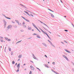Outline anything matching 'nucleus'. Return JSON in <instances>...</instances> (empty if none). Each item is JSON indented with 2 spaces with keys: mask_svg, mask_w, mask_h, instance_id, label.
<instances>
[{
  "mask_svg": "<svg viewBox=\"0 0 74 74\" xmlns=\"http://www.w3.org/2000/svg\"><path fill=\"white\" fill-rule=\"evenodd\" d=\"M2 15L4 16V17H5V18H6L7 19H11V18L7 17L6 16H5V15L4 14H2Z\"/></svg>",
  "mask_w": 74,
  "mask_h": 74,
  "instance_id": "20e7f679",
  "label": "nucleus"
},
{
  "mask_svg": "<svg viewBox=\"0 0 74 74\" xmlns=\"http://www.w3.org/2000/svg\"><path fill=\"white\" fill-rule=\"evenodd\" d=\"M18 25H19V26H22V24L21 23H20L18 24Z\"/></svg>",
  "mask_w": 74,
  "mask_h": 74,
  "instance_id": "b1692460",
  "label": "nucleus"
},
{
  "mask_svg": "<svg viewBox=\"0 0 74 74\" xmlns=\"http://www.w3.org/2000/svg\"><path fill=\"white\" fill-rule=\"evenodd\" d=\"M62 56L64 58H65V59L67 57L66 56H65V55H62Z\"/></svg>",
  "mask_w": 74,
  "mask_h": 74,
  "instance_id": "a211bd4d",
  "label": "nucleus"
},
{
  "mask_svg": "<svg viewBox=\"0 0 74 74\" xmlns=\"http://www.w3.org/2000/svg\"><path fill=\"white\" fill-rule=\"evenodd\" d=\"M3 22L4 23V27L5 28V26H6V25H7V22H6L5 19L3 20Z\"/></svg>",
  "mask_w": 74,
  "mask_h": 74,
  "instance_id": "f257e3e1",
  "label": "nucleus"
},
{
  "mask_svg": "<svg viewBox=\"0 0 74 74\" xmlns=\"http://www.w3.org/2000/svg\"><path fill=\"white\" fill-rule=\"evenodd\" d=\"M23 26L24 28H26V25H23Z\"/></svg>",
  "mask_w": 74,
  "mask_h": 74,
  "instance_id": "412c9836",
  "label": "nucleus"
},
{
  "mask_svg": "<svg viewBox=\"0 0 74 74\" xmlns=\"http://www.w3.org/2000/svg\"><path fill=\"white\" fill-rule=\"evenodd\" d=\"M72 70H73V71H74V69H72Z\"/></svg>",
  "mask_w": 74,
  "mask_h": 74,
  "instance_id": "0e129e2a",
  "label": "nucleus"
},
{
  "mask_svg": "<svg viewBox=\"0 0 74 74\" xmlns=\"http://www.w3.org/2000/svg\"><path fill=\"white\" fill-rule=\"evenodd\" d=\"M51 71H53V72H54V73H55V71H54L53 70V69H51Z\"/></svg>",
  "mask_w": 74,
  "mask_h": 74,
  "instance_id": "79ce46f5",
  "label": "nucleus"
},
{
  "mask_svg": "<svg viewBox=\"0 0 74 74\" xmlns=\"http://www.w3.org/2000/svg\"><path fill=\"white\" fill-rule=\"evenodd\" d=\"M64 50L65 51H66V52H68V53H71V52L70 51H68V50L66 49H65Z\"/></svg>",
  "mask_w": 74,
  "mask_h": 74,
  "instance_id": "f8f14e48",
  "label": "nucleus"
},
{
  "mask_svg": "<svg viewBox=\"0 0 74 74\" xmlns=\"http://www.w3.org/2000/svg\"><path fill=\"white\" fill-rule=\"evenodd\" d=\"M50 44L51 45H52V47H54V48H55V46H54L52 44V42H51L50 43Z\"/></svg>",
  "mask_w": 74,
  "mask_h": 74,
  "instance_id": "4468645a",
  "label": "nucleus"
},
{
  "mask_svg": "<svg viewBox=\"0 0 74 74\" xmlns=\"http://www.w3.org/2000/svg\"><path fill=\"white\" fill-rule=\"evenodd\" d=\"M36 69H38V70H39V68H37V67H36Z\"/></svg>",
  "mask_w": 74,
  "mask_h": 74,
  "instance_id": "13d9d810",
  "label": "nucleus"
},
{
  "mask_svg": "<svg viewBox=\"0 0 74 74\" xmlns=\"http://www.w3.org/2000/svg\"><path fill=\"white\" fill-rule=\"evenodd\" d=\"M42 44H43V45L45 46V47H47V45H46V44L45 43H42Z\"/></svg>",
  "mask_w": 74,
  "mask_h": 74,
  "instance_id": "dca6fc26",
  "label": "nucleus"
},
{
  "mask_svg": "<svg viewBox=\"0 0 74 74\" xmlns=\"http://www.w3.org/2000/svg\"><path fill=\"white\" fill-rule=\"evenodd\" d=\"M45 67H47V68L48 67V66H47V65H45Z\"/></svg>",
  "mask_w": 74,
  "mask_h": 74,
  "instance_id": "49530a36",
  "label": "nucleus"
},
{
  "mask_svg": "<svg viewBox=\"0 0 74 74\" xmlns=\"http://www.w3.org/2000/svg\"><path fill=\"white\" fill-rule=\"evenodd\" d=\"M22 41V40H20V41H19L18 42H17L16 43V44H18V43H19V42H21Z\"/></svg>",
  "mask_w": 74,
  "mask_h": 74,
  "instance_id": "bb28decb",
  "label": "nucleus"
},
{
  "mask_svg": "<svg viewBox=\"0 0 74 74\" xmlns=\"http://www.w3.org/2000/svg\"><path fill=\"white\" fill-rule=\"evenodd\" d=\"M17 67L18 68V70L19 69V68L20 67V64H19L17 65Z\"/></svg>",
  "mask_w": 74,
  "mask_h": 74,
  "instance_id": "1a4fd4ad",
  "label": "nucleus"
},
{
  "mask_svg": "<svg viewBox=\"0 0 74 74\" xmlns=\"http://www.w3.org/2000/svg\"><path fill=\"white\" fill-rule=\"evenodd\" d=\"M5 39H6V40L7 41H11V40L10 39H8V38H5Z\"/></svg>",
  "mask_w": 74,
  "mask_h": 74,
  "instance_id": "6e6552de",
  "label": "nucleus"
},
{
  "mask_svg": "<svg viewBox=\"0 0 74 74\" xmlns=\"http://www.w3.org/2000/svg\"><path fill=\"white\" fill-rule=\"evenodd\" d=\"M72 64H73V66H74V63H73V62H72Z\"/></svg>",
  "mask_w": 74,
  "mask_h": 74,
  "instance_id": "de8ad7c7",
  "label": "nucleus"
},
{
  "mask_svg": "<svg viewBox=\"0 0 74 74\" xmlns=\"http://www.w3.org/2000/svg\"><path fill=\"white\" fill-rule=\"evenodd\" d=\"M43 33H44V34H47V33H45V32H44V31L43 32Z\"/></svg>",
  "mask_w": 74,
  "mask_h": 74,
  "instance_id": "2f4dec72",
  "label": "nucleus"
},
{
  "mask_svg": "<svg viewBox=\"0 0 74 74\" xmlns=\"http://www.w3.org/2000/svg\"><path fill=\"white\" fill-rule=\"evenodd\" d=\"M28 30H32V28L31 27H29L28 28Z\"/></svg>",
  "mask_w": 74,
  "mask_h": 74,
  "instance_id": "4be33fe9",
  "label": "nucleus"
},
{
  "mask_svg": "<svg viewBox=\"0 0 74 74\" xmlns=\"http://www.w3.org/2000/svg\"><path fill=\"white\" fill-rule=\"evenodd\" d=\"M40 21V22H41V23H42L44 25L46 26H47V27H48V29H49V27H48V25H47L45 24L43 22H41V21Z\"/></svg>",
  "mask_w": 74,
  "mask_h": 74,
  "instance_id": "39448f33",
  "label": "nucleus"
},
{
  "mask_svg": "<svg viewBox=\"0 0 74 74\" xmlns=\"http://www.w3.org/2000/svg\"><path fill=\"white\" fill-rule=\"evenodd\" d=\"M34 29H33L32 30V31H34Z\"/></svg>",
  "mask_w": 74,
  "mask_h": 74,
  "instance_id": "338daca9",
  "label": "nucleus"
},
{
  "mask_svg": "<svg viewBox=\"0 0 74 74\" xmlns=\"http://www.w3.org/2000/svg\"><path fill=\"white\" fill-rule=\"evenodd\" d=\"M15 27H16H16H18L16 26Z\"/></svg>",
  "mask_w": 74,
  "mask_h": 74,
  "instance_id": "69168bd1",
  "label": "nucleus"
},
{
  "mask_svg": "<svg viewBox=\"0 0 74 74\" xmlns=\"http://www.w3.org/2000/svg\"><path fill=\"white\" fill-rule=\"evenodd\" d=\"M40 29L43 32V33L44 32L43 30H42L40 28Z\"/></svg>",
  "mask_w": 74,
  "mask_h": 74,
  "instance_id": "c756f323",
  "label": "nucleus"
},
{
  "mask_svg": "<svg viewBox=\"0 0 74 74\" xmlns=\"http://www.w3.org/2000/svg\"><path fill=\"white\" fill-rule=\"evenodd\" d=\"M54 73H55V74H59V73H58L56 72H54Z\"/></svg>",
  "mask_w": 74,
  "mask_h": 74,
  "instance_id": "f704fd0d",
  "label": "nucleus"
},
{
  "mask_svg": "<svg viewBox=\"0 0 74 74\" xmlns=\"http://www.w3.org/2000/svg\"><path fill=\"white\" fill-rule=\"evenodd\" d=\"M37 36H38L37 37V38H40V36H38V35H37Z\"/></svg>",
  "mask_w": 74,
  "mask_h": 74,
  "instance_id": "37998d69",
  "label": "nucleus"
},
{
  "mask_svg": "<svg viewBox=\"0 0 74 74\" xmlns=\"http://www.w3.org/2000/svg\"><path fill=\"white\" fill-rule=\"evenodd\" d=\"M43 29H45V30H46V31H47V32H49L50 34H51V32H50L49 31H48V29L45 28L44 27H43Z\"/></svg>",
  "mask_w": 74,
  "mask_h": 74,
  "instance_id": "0eeeda50",
  "label": "nucleus"
},
{
  "mask_svg": "<svg viewBox=\"0 0 74 74\" xmlns=\"http://www.w3.org/2000/svg\"><path fill=\"white\" fill-rule=\"evenodd\" d=\"M18 57V58H22V55H19Z\"/></svg>",
  "mask_w": 74,
  "mask_h": 74,
  "instance_id": "2eb2a0df",
  "label": "nucleus"
},
{
  "mask_svg": "<svg viewBox=\"0 0 74 74\" xmlns=\"http://www.w3.org/2000/svg\"><path fill=\"white\" fill-rule=\"evenodd\" d=\"M12 23H15V22L14 21H12Z\"/></svg>",
  "mask_w": 74,
  "mask_h": 74,
  "instance_id": "e433bc0d",
  "label": "nucleus"
},
{
  "mask_svg": "<svg viewBox=\"0 0 74 74\" xmlns=\"http://www.w3.org/2000/svg\"><path fill=\"white\" fill-rule=\"evenodd\" d=\"M50 11H51V12H54V11L51 10L50 9H48Z\"/></svg>",
  "mask_w": 74,
  "mask_h": 74,
  "instance_id": "cd10ccee",
  "label": "nucleus"
},
{
  "mask_svg": "<svg viewBox=\"0 0 74 74\" xmlns=\"http://www.w3.org/2000/svg\"><path fill=\"white\" fill-rule=\"evenodd\" d=\"M64 42H66V43H67V42L66 41H64Z\"/></svg>",
  "mask_w": 74,
  "mask_h": 74,
  "instance_id": "6e6d98bb",
  "label": "nucleus"
},
{
  "mask_svg": "<svg viewBox=\"0 0 74 74\" xmlns=\"http://www.w3.org/2000/svg\"><path fill=\"white\" fill-rule=\"evenodd\" d=\"M19 70L18 69V70H17L16 71V72H19Z\"/></svg>",
  "mask_w": 74,
  "mask_h": 74,
  "instance_id": "c9c22d12",
  "label": "nucleus"
},
{
  "mask_svg": "<svg viewBox=\"0 0 74 74\" xmlns=\"http://www.w3.org/2000/svg\"><path fill=\"white\" fill-rule=\"evenodd\" d=\"M64 31H65V32H68V30L65 29Z\"/></svg>",
  "mask_w": 74,
  "mask_h": 74,
  "instance_id": "a19ab883",
  "label": "nucleus"
},
{
  "mask_svg": "<svg viewBox=\"0 0 74 74\" xmlns=\"http://www.w3.org/2000/svg\"><path fill=\"white\" fill-rule=\"evenodd\" d=\"M27 11H28V12H30V11L28 10H27Z\"/></svg>",
  "mask_w": 74,
  "mask_h": 74,
  "instance_id": "052dcab7",
  "label": "nucleus"
},
{
  "mask_svg": "<svg viewBox=\"0 0 74 74\" xmlns=\"http://www.w3.org/2000/svg\"><path fill=\"white\" fill-rule=\"evenodd\" d=\"M28 15H29V16H31L30 15V14H29V13H28Z\"/></svg>",
  "mask_w": 74,
  "mask_h": 74,
  "instance_id": "864d4df0",
  "label": "nucleus"
},
{
  "mask_svg": "<svg viewBox=\"0 0 74 74\" xmlns=\"http://www.w3.org/2000/svg\"><path fill=\"white\" fill-rule=\"evenodd\" d=\"M33 35H37V34H34Z\"/></svg>",
  "mask_w": 74,
  "mask_h": 74,
  "instance_id": "3c124183",
  "label": "nucleus"
},
{
  "mask_svg": "<svg viewBox=\"0 0 74 74\" xmlns=\"http://www.w3.org/2000/svg\"><path fill=\"white\" fill-rule=\"evenodd\" d=\"M11 55H13V52H12V51L11 52Z\"/></svg>",
  "mask_w": 74,
  "mask_h": 74,
  "instance_id": "72a5a7b5",
  "label": "nucleus"
},
{
  "mask_svg": "<svg viewBox=\"0 0 74 74\" xmlns=\"http://www.w3.org/2000/svg\"><path fill=\"white\" fill-rule=\"evenodd\" d=\"M21 17L22 18L24 19V20H25L27 22H30V21H29V20L28 19H27L25 17L22 16Z\"/></svg>",
  "mask_w": 74,
  "mask_h": 74,
  "instance_id": "7ed1b4c3",
  "label": "nucleus"
},
{
  "mask_svg": "<svg viewBox=\"0 0 74 74\" xmlns=\"http://www.w3.org/2000/svg\"><path fill=\"white\" fill-rule=\"evenodd\" d=\"M20 5H21V6H22L23 7H24V8H26V7L25 5H24L22 4H20Z\"/></svg>",
  "mask_w": 74,
  "mask_h": 74,
  "instance_id": "ddd939ff",
  "label": "nucleus"
},
{
  "mask_svg": "<svg viewBox=\"0 0 74 74\" xmlns=\"http://www.w3.org/2000/svg\"><path fill=\"white\" fill-rule=\"evenodd\" d=\"M19 60H20V59H19L18 60V61H19Z\"/></svg>",
  "mask_w": 74,
  "mask_h": 74,
  "instance_id": "4d7b16f0",
  "label": "nucleus"
},
{
  "mask_svg": "<svg viewBox=\"0 0 74 74\" xmlns=\"http://www.w3.org/2000/svg\"><path fill=\"white\" fill-rule=\"evenodd\" d=\"M25 22H23V23L22 24L23 25H25Z\"/></svg>",
  "mask_w": 74,
  "mask_h": 74,
  "instance_id": "ea45409f",
  "label": "nucleus"
},
{
  "mask_svg": "<svg viewBox=\"0 0 74 74\" xmlns=\"http://www.w3.org/2000/svg\"><path fill=\"white\" fill-rule=\"evenodd\" d=\"M15 21H16V22H19L18 21L16 20H15Z\"/></svg>",
  "mask_w": 74,
  "mask_h": 74,
  "instance_id": "58836bf2",
  "label": "nucleus"
},
{
  "mask_svg": "<svg viewBox=\"0 0 74 74\" xmlns=\"http://www.w3.org/2000/svg\"><path fill=\"white\" fill-rule=\"evenodd\" d=\"M14 63H15V62H14V61H12V64H14Z\"/></svg>",
  "mask_w": 74,
  "mask_h": 74,
  "instance_id": "a878e982",
  "label": "nucleus"
},
{
  "mask_svg": "<svg viewBox=\"0 0 74 74\" xmlns=\"http://www.w3.org/2000/svg\"><path fill=\"white\" fill-rule=\"evenodd\" d=\"M46 34L47 36L50 39V40H51V38L49 37V35H48V34L47 33Z\"/></svg>",
  "mask_w": 74,
  "mask_h": 74,
  "instance_id": "9b49d317",
  "label": "nucleus"
},
{
  "mask_svg": "<svg viewBox=\"0 0 74 74\" xmlns=\"http://www.w3.org/2000/svg\"><path fill=\"white\" fill-rule=\"evenodd\" d=\"M8 48H9V51H11V48H10L9 47H8Z\"/></svg>",
  "mask_w": 74,
  "mask_h": 74,
  "instance_id": "5701e85b",
  "label": "nucleus"
},
{
  "mask_svg": "<svg viewBox=\"0 0 74 74\" xmlns=\"http://www.w3.org/2000/svg\"><path fill=\"white\" fill-rule=\"evenodd\" d=\"M66 60H67V61H68V62H69L70 61V60H69V59L68 58H67V57L66 58Z\"/></svg>",
  "mask_w": 74,
  "mask_h": 74,
  "instance_id": "aec40b11",
  "label": "nucleus"
},
{
  "mask_svg": "<svg viewBox=\"0 0 74 74\" xmlns=\"http://www.w3.org/2000/svg\"><path fill=\"white\" fill-rule=\"evenodd\" d=\"M11 27H12V25H8V27H7V28L8 29V30L10 29H11Z\"/></svg>",
  "mask_w": 74,
  "mask_h": 74,
  "instance_id": "423d86ee",
  "label": "nucleus"
},
{
  "mask_svg": "<svg viewBox=\"0 0 74 74\" xmlns=\"http://www.w3.org/2000/svg\"><path fill=\"white\" fill-rule=\"evenodd\" d=\"M15 66H16V65H17V63H16V64H15Z\"/></svg>",
  "mask_w": 74,
  "mask_h": 74,
  "instance_id": "e2e57ef3",
  "label": "nucleus"
},
{
  "mask_svg": "<svg viewBox=\"0 0 74 74\" xmlns=\"http://www.w3.org/2000/svg\"><path fill=\"white\" fill-rule=\"evenodd\" d=\"M32 54V55L33 56V58L34 59L36 58V57H35V56H34V54Z\"/></svg>",
  "mask_w": 74,
  "mask_h": 74,
  "instance_id": "f3484780",
  "label": "nucleus"
},
{
  "mask_svg": "<svg viewBox=\"0 0 74 74\" xmlns=\"http://www.w3.org/2000/svg\"><path fill=\"white\" fill-rule=\"evenodd\" d=\"M60 1L61 2V3H63V2H62V0H60Z\"/></svg>",
  "mask_w": 74,
  "mask_h": 74,
  "instance_id": "bf43d9fd",
  "label": "nucleus"
},
{
  "mask_svg": "<svg viewBox=\"0 0 74 74\" xmlns=\"http://www.w3.org/2000/svg\"><path fill=\"white\" fill-rule=\"evenodd\" d=\"M48 40V41H49V42L50 43H51V42L50 41H49V40Z\"/></svg>",
  "mask_w": 74,
  "mask_h": 74,
  "instance_id": "473e14b6",
  "label": "nucleus"
},
{
  "mask_svg": "<svg viewBox=\"0 0 74 74\" xmlns=\"http://www.w3.org/2000/svg\"><path fill=\"white\" fill-rule=\"evenodd\" d=\"M27 39H31V38H28Z\"/></svg>",
  "mask_w": 74,
  "mask_h": 74,
  "instance_id": "680f3d73",
  "label": "nucleus"
},
{
  "mask_svg": "<svg viewBox=\"0 0 74 74\" xmlns=\"http://www.w3.org/2000/svg\"><path fill=\"white\" fill-rule=\"evenodd\" d=\"M51 16L52 17V18H54V16L52 14H51Z\"/></svg>",
  "mask_w": 74,
  "mask_h": 74,
  "instance_id": "6ab92c4d",
  "label": "nucleus"
},
{
  "mask_svg": "<svg viewBox=\"0 0 74 74\" xmlns=\"http://www.w3.org/2000/svg\"><path fill=\"white\" fill-rule=\"evenodd\" d=\"M1 42H3V40H1Z\"/></svg>",
  "mask_w": 74,
  "mask_h": 74,
  "instance_id": "a18cd8bd",
  "label": "nucleus"
},
{
  "mask_svg": "<svg viewBox=\"0 0 74 74\" xmlns=\"http://www.w3.org/2000/svg\"><path fill=\"white\" fill-rule=\"evenodd\" d=\"M26 13H27V15H28V14H29V13H28V12H26Z\"/></svg>",
  "mask_w": 74,
  "mask_h": 74,
  "instance_id": "8fccbe9b",
  "label": "nucleus"
},
{
  "mask_svg": "<svg viewBox=\"0 0 74 74\" xmlns=\"http://www.w3.org/2000/svg\"><path fill=\"white\" fill-rule=\"evenodd\" d=\"M45 57H46V58H48V57H47V55H45Z\"/></svg>",
  "mask_w": 74,
  "mask_h": 74,
  "instance_id": "4c0bfd02",
  "label": "nucleus"
},
{
  "mask_svg": "<svg viewBox=\"0 0 74 74\" xmlns=\"http://www.w3.org/2000/svg\"><path fill=\"white\" fill-rule=\"evenodd\" d=\"M24 12H25V13H26V12H27L26 11H24Z\"/></svg>",
  "mask_w": 74,
  "mask_h": 74,
  "instance_id": "774afa93",
  "label": "nucleus"
},
{
  "mask_svg": "<svg viewBox=\"0 0 74 74\" xmlns=\"http://www.w3.org/2000/svg\"><path fill=\"white\" fill-rule=\"evenodd\" d=\"M30 67L31 69L32 70H34V68L32 66H30Z\"/></svg>",
  "mask_w": 74,
  "mask_h": 74,
  "instance_id": "9d476101",
  "label": "nucleus"
},
{
  "mask_svg": "<svg viewBox=\"0 0 74 74\" xmlns=\"http://www.w3.org/2000/svg\"><path fill=\"white\" fill-rule=\"evenodd\" d=\"M30 62H32V63H33V62L32 61H30Z\"/></svg>",
  "mask_w": 74,
  "mask_h": 74,
  "instance_id": "5fc2aeb1",
  "label": "nucleus"
},
{
  "mask_svg": "<svg viewBox=\"0 0 74 74\" xmlns=\"http://www.w3.org/2000/svg\"><path fill=\"white\" fill-rule=\"evenodd\" d=\"M35 59H36V60H38V58H34Z\"/></svg>",
  "mask_w": 74,
  "mask_h": 74,
  "instance_id": "603ef678",
  "label": "nucleus"
},
{
  "mask_svg": "<svg viewBox=\"0 0 74 74\" xmlns=\"http://www.w3.org/2000/svg\"><path fill=\"white\" fill-rule=\"evenodd\" d=\"M30 15H31V16H33V17L34 16H33V15L32 14H31Z\"/></svg>",
  "mask_w": 74,
  "mask_h": 74,
  "instance_id": "09e8293b",
  "label": "nucleus"
},
{
  "mask_svg": "<svg viewBox=\"0 0 74 74\" xmlns=\"http://www.w3.org/2000/svg\"><path fill=\"white\" fill-rule=\"evenodd\" d=\"M32 72L31 71H30L29 72V74H32Z\"/></svg>",
  "mask_w": 74,
  "mask_h": 74,
  "instance_id": "7c9ffc66",
  "label": "nucleus"
},
{
  "mask_svg": "<svg viewBox=\"0 0 74 74\" xmlns=\"http://www.w3.org/2000/svg\"><path fill=\"white\" fill-rule=\"evenodd\" d=\"M0 38H2V39H3V37H2L1 36H0Z\"/></svg>",
  "mask_w": 74,
  "mask_h": 74,
  "instance_id": "c03bdc74",
  "label": "nucleus"
},
{
  "mask_svg": "<svg viewBox=\"0 0 74 74\" xmlns=\"http://www.w3.org/2000/svg\"><path fill=\"white\" fill-rule=\"evenodd\" d=\"M55 62H53L52 64H53V65H55Z\"/></svg>",
  "mask_w": 74,
  "mask_h": 74,
  "instance_id": "c85d7f7f",
  "label": "nucleus"
},
{
  "mask_svg": "<svg viewBox=\"0 0 74 74\" xmlns=\"http://www.w3.org/2000/svg\"><path fill=\"white\" fill-rule=\"evenodd\" d=\"M21 32H24V30L23 29H21V30H20Z\"/></svg>",
  "mask_w": 74,
  "mask_h": 74,
  "instance_id": "393cba45",
  "label": "nucleus"
},
{
  "mask_svg": "<svg viewBox=\"0 0 74 74\" xmlns=\"http://www.w3.org/2000/svg\"><path fill=\"white\" fill-rule=\"evenodd\" d=\"M32 24L33 26H34V27H35V28L38 31H40V30H39V29H38V28H37V27L36 26V25H34V24L32 23Z\"/></svg>",
  "mask_w": 74,
  "mask_h": 74,
  "instance_id": "f03ea898",
  "label": "nucleus"
}]
</instances>
